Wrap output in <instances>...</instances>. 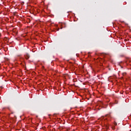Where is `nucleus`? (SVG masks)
<instances>
[{
  "label": "nucleus",
  "instance_id": "obj_1",
  "mask_svg": "<svg viewBox=\"0 0 131 131\" xmlns=\"http://www.w3.org/2000/svg\"><path fill=\"white\" fill-rule=\"evenodd\" d=\"M25 57L26 58V59H29L30 56H29V54H28V53H26L25 55Z\"/></svg>",
  "mask_w": 131,
  "mask_h": 131
},
{
  "label": "nucleus",
  "instance_id": "obj_2",
  "mask_svg": "<svg viewBox=\"0 0 131 131\" xmlns=\"http://www.w3.org/2000/svg\"><path fill=\"white\" fill-rule=\"evenodd\" d=\"M57 31H59V29H58Z\"/></svg>",
  "mask_w": 131,
  "mask_h": 131
},
{
  "label": "nucleus",
  "instance_id": "obj_3",
  "mask_svg": "<svg viewBox=\"0 0 131 131\" xmlns=\"http://www.w3.org/2000/svg\"><path fill=\"white\" fill-rule=\"evenodd\" d=\"M63 28H61V29H62Z\"/></svg>",
  "mask_w": 131,
  "mask_h": 131
}]
</instances>
